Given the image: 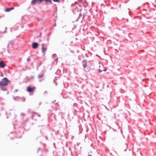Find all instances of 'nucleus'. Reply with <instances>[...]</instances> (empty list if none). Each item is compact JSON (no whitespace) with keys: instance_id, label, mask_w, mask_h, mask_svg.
<instances>
[{"instance_id":"obj_2","label":"nucleus","mask_w":156,"mask_h":156,"mask_svg":"<svg viewBox=\"0 0 156 156\" xmlns=\"http://www.w3.org/2000/svg\"><path fill=\"white\" fill-rule=\"evenodd\" d=\"M36 87H28L27 88V91L29 93H33Z\"/></svg>"},{"instance_id":"obj_1","label":"nucleus","mask_w":156,"mask_h":156,"mask_svg":"<svg viewBox=\"0 0 156 156\" xmlns=\"http://www.w3.org/2000/svg\"><path fill=\"white\" fill-rule=\"evenodd\" d=\"M10 81L7 78H4L0 81V88L3 91H6L7 90V86Z\"/></svg>"},{"instance_id":"obj_8","label":"nucleus","mask_w":156,"mask_h":156,"mask_svg":"<svg viewBox=\"0 0 156 156\" xmlns=\"http://www.w3.org/2000/svg\"><path fill=\"white\" fill-rule=\"evenodd\" d=\"M14 9V8L13 7H11L10 8H7L5 9V11L6 12H9L11 10H13Z\"/></svg>"},{"instance_id":"obj_5","label":"nucleus","mask_w":156,"mask_h":156,"mask_svg":"<svg viewBox=\"0 0 156 156\" xmlns=\"http://www.w3.org/2000/svg\"><path fill=\"white\" fill-rule=\"evenodd\" d=\"M6 66L3 61H1L0 62V67L2 68H4Z\"/></svg>"},{"instance_id":"obj_15","label":"nucleus","mask_w":156,"mask_h":156,"mask_svg":"<svg viewBox=\"0 0 156 156\" xmlns=\"http://www.w3.org/2000/svg\"><path fill=\"white\" fill-rule=\"evenodd\" d=\"M125 145L126 146V147H127V144H125Z\"/></svg>"},{"instance_id":"obj_12","label":"nucleus","mask_w":156,"mask_h":156,"mask_svg":"<svg viewBox=\"0 0 156 156\" xmlns=\"http://www.w3.org/2000/svg\"><path fill=\"white\" fill-rule=\"evenodd\" d=\"M107 70V69H104V70H103V71H106Z\"/></svg>"},{"instance_id":"obj_17","label":"nucleus","mask_w":156,"mask_h":156,"mask_svg":"<svg viewBox=\"0 0 156 156\" xmlns=\"http://www.w3.org/2000/svg\"><path fill=\"white\" fill-rule=\"evenodd\" d=\"M2 76H3V74L2 75Z\"/></svg>"},{"instance_id":"obj_16","label":"nucleus","mask_w":156,"mask_h":156,"mask_svg":"<svg viewBox=\"0 0 156 156\" xmlns=\"http://www.w3.org/2000/svg\"><path fill=\"white\" fill-rule=\"evenodd\" d=\"M88 156H92V155H89Z\"/></svg>"},{"instance_id":"obj_6","label":"nucleus","mask_w":156,"mask_h":156,"mask_svg":"<svg viewBox=\"0 0 156 156\" xmlns=\"http://www.w3.org/2000/svg\"><path fill=\"white\" fill-rule=\"evenodd\" d=\"M32 48L34 49L37 48L38 46V44L37 43H34L32 44Z\"/></svg>"},{"instance_id":"obj_4","label":"nucleus","mask_w":156,"mask_h":156,"mask_svg":"<svg viewBox=\"0 0 156 156\" xmlns=\"http://www.w3.org/2000/svg\"><path fill=\"white\" fill-rule=\"evenodd\" d=\"M83 66L84 68H86L87 66V61L86 60H84L82 62Z\"/></svg>"},{"instance_id":"obj_3","label":"nucleus","mask_w":156,"mask_h":156,"mask_svg":"<svg viewBox=\"0 0 156 156\" xmlns=\"http://www.w3.org/2000/svg\"><path fill=\"white\" fill-rule=\"evenodd\" d=\"M44 44H42V52L44 53V55L47 50V48L46 47H44Z\"/></svg>"},{"instance_id":"obj_10","label":"nucleus","mask_w":156,"mask_h":156,"mask_svg":"<svg viewBox=\"0 0 156 156\" xmlns=\"http://www.w3.org/2000/svg\"><path fill=\"white\" fill-rule=\"evenodd\" d=\"M44 76L43 75H39V78H41L42 77Z\"/></svg>"},{"instance_id":"obj_9","label":"nucleus","mask_w":156,"mask_h":156,"mask_svg":"<svg viewBox=\"0 0 156 156\" xmlns=\"http://www.w3.org/2000/svg\"><path fill=\"white\" fill-rule=\"evenodd\" d=\"M38 1L39 2V3H41L43 1H45L46 2H51V0H38Z\"/></svg>"},{"instance_id":"obj_13","label":"nucleus","mask_w":156,"mask_h":156,"mask_svg":"<svg viewBox=\"0 0 156 156\" xmlns=\"http://www.w3.org/2000/svg\"><path fill=\"white\" fill-rule=\"evenodd\" d=\"M30 60V58H28L27 59V61H29Z\"/></svg>"},{"instance_id":"obj_7","label":"nucleus","mask_w":156,"mask_h":156,"mask_svg":"<svg viewBox=\"0 0 156 156\" xmlns=\"http://www.w3.org/2000/svg\"><path fill=\"white\" fill-rule=\"evenodd\" d=\"M31 3L33 5H35L36 3H39L38 0H33L31 1Z\"/></svg>"},{"instance_id":"obj_14","label":"nucleus","mask_w":156,"mask_h":156,"mask_svg":"<svg viewBox=\"0 0 156 156\" xmlns=\"http://www.w3.org/2000/svg\"><path fill=\"white\" fill-rule=\"evenodd\" d=\"M17 91H18V90H15V91H16V92H17Z\"/></svg>"},{"instance_id":"obj_11","label":"nucleus","mask_w":156,"mask_h":156,"mask_svg":"<svg viewBox=\"0 0 156 156\" xmlns=\"http://www.w3.org/2000/svg\"><path fill=\"white\" fill-rule=\"evenodd\" d=\"M99 71L100 72H101L102 71V70H101V69H99Z\"/></svg>"}]
</instances>
